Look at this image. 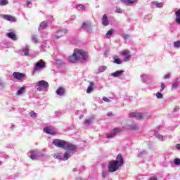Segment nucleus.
<instances>
[{
    "mask_svg": "<svg viewBox=\"0 0 180 180\" xmlns=\"http://www.w3.org/2000/svg\"><path fill=\"white\" fill-rule=\"evenodd\" d=\"M13 77H14L15 79H18L20 81V79H23V78H25V74L19 72H14L13 73Z\"/></svg>",
    "mask_w": 180,
    "mask_h": 180,
    "instance_id": "7",
    "label": "nucleus"
},
{
    "mask_svg": "<svg viewBox=\"0 0 180 180\" xmlns=\"http://www.w3.org/2000/svg\"><path fill=\"white\" fill-rule=\"evenodd\" d=\"M129 129H130V130H137L139 127H137V125L133 124L129 126Z\"/></svg>",
    "mask_w": 180,
    "mask_h": 180,
    "instance_id": "23",
    "label": "nucleus"
},
{
    "mask_svg": "<svg viewBox=\"0 0 180 180\" xmlns=\"http://www.w3.org/2000/svg\"><path fill=\"white\" fill-rule=\"evenodd\" d=\"M172 89H176L178 88V83L176 82H174L172 86Z\"/></svg>",
    "mask_w": 180,
    "mask_h": 180,
    "instance_id": "30",
    "label": "nucleus"
},
{
    "mask_svg": "<svg viewBox=\"0 0 180 180\" xmlns=\"http://www.w3.org/2000/svg\"><path fill=\"white\" fill-rule=\"evenodd\" d=\"M123 164H124V160H123L122 154L120 153L117 156V159L115 160H113L109 162L108 166V172H116V171H117Z\"/></svg>",
    "mask_w": 180,
    "mask_h": 180,
    "instance_id": "1",
    "label": "nucleus"
},
{
    "mask_svg": "<svg viewBox=\"0 0 180 180\" xmlns=\"http://www.w3.org/2000/svg\"><path fill=\"white\" fill-rule=\"evenodd\" d=\"M176 148L178 150H180V143H178V144L176 146Z\"/></svg>",
    "mask_w": 180,
    "mask_h": 180,
    "instance_id": "44",
    "label": "nucleus"
},
{
    "mask_svg": "<svg viewBox=\"0 0 180 180\" xmlns=\"http://www.w3.org/2000/svg\"><path fill=\"white\" fill-rule=\"evenodd\" d=\"M44 133H46L47 134H51V136H54V134H56V131L49 127L44 128Z\"/></svg>",
    "mask_w": 180,
    "mask_h": 180,
    "instance_id": "14",
    "label": "nucleus"
},
{
    "mask_svg": "<svg viewBox=\"0 0 180 180\" xmlns=\"http://www.w3.org/2000/svg\"><path fill=\"white\" fill-rule=\"evenodd\" d=\"M65 150H68L69 151H74L77 150V146L72 143H67L65 146Z\"/></svg>",
    "mask_w": 180,
    "mask_h": 180,
    "instance_id": "8",
    "label": "nucleus"
},
{
    "mask_svg": "<svg viewBox=\"0 0 180 180\" xmlns=\"http://www.w3.org/2000/svg\"><path fill=\"white\" fill-rule=\"evenodd\" d=\"M103 178H105V175H103Z\"/></svg>",
    "mask_w": 180,
    "mask_h": 180,
    "instance_id": "51",
    "label": "nucleus"
},
{
    "mask_svg": "<svg viewBox=\"0 0 180 180\" xmlns=\"http://www.w3.org/2000/svg\"><path fill=\"white\" fill-rule=\"evenodd\" d=\"M84 117V115H80L79 119H82Z\"/></svg>",
    "mask_w": 180,
    "mask_h": 180,
    "instance_id": "50",
    "label": "nucleus"
},
{
    "mask_svg": "<svg viewBox=\"0 0 180 180\" xmlns=\"http://www.w3.org/2000/svg\"><path fill=\"white\" fill-rule=\"evenodd\" d=\"M56 94L59 96H63V95L65 94V89L63 87H59L56 91Z\"/></svg>",
    "mask_w": 180,
    "mask_h": 180,
    "instance_id": "11",
    "label": "nucleus"
},
{
    "mask_svg": "<svg viewBox=\"0 0 180 180\" xmlns=\"http://www.w3.org/2000/svg\"><path fill=\"white\" fill-rule=\"evenodd\" d=\"M103 101H104V102H110V100H109V98H108L106 97L103 98Z\"/></svg>",
    "mask_w": 180,
    "mask_h": 180,
    "instance_id": "41",
    "label": "nucleus"
},
{
    "mask_svg": "<svg viewBox=\"0 0 180 180\" xmlns=\"http://www.w3.org/2000/svg\"><path fill=\"white\" fill-rule=\"evenodd\" d=\"M102 25H103L104 26L109 25V20H108V15H106V14H104L103 15Z\"/></svg>",
    "mask_w": 180,
    "mask_h": 180,
    "instance_id": "13",
    "label": "nucleus"
},
{
    "mask_svg": "<svg viewBox=\"0 0 180 180\" xmlns=\"http://www.w3.org/2000/svg\"><path fill=\"white\" fill-rule=\"evenodd\" d=\"M7 36L9 37V39H11V40H18V37L14 32H8L7 33Z\"/></svg>",
    "mask_w": 180,
    "mask_h": 180,
    "instance_id": "16",
    "label": "nucleus"
},
{
    "mask_svg": "<svg viewBox=\"0 0 180 180\" xmlns=\"http://www.w3.org/2000/svg\"><path fill=\"white\" fill-rule=\"evenodd\" d=\"M29 5H32V1H28L27 2V6H29Z\"/></svg>",
    "mask_w": 180,
    "mask_h": 180,
    "instance_id": "42",
    "label": "nucleus"
},
{
    "mask_svg": "<svg viewBox=\"0 0 180 180\" xmlns=\"http://www.w3.org/2000/svg\"><path fill=\"white\" fill-rule=\"evenodd\" d=\"M123 72H124V71L123 70H118V71H116L113 73L111 74L112 77H122V75H123Z\"/></svg>",
    "mask_w": 180,
    "mask_h": 180,
    "instance_id": "12",
    "label": "nucleus"
},
{
    "mask_svg": "<svg viewBox=\"0 0 180 180\" xmlns=\"http://www.w3.org/2000/svg\"><path fill=\"white\" fill-rule=\"evenodd\" d=\"M156 97L158 98V99H162V98H164V96H162V94H161L160 92H158L156 93Z\"/></svg>",
    "mask_w": 180,
    "mask_h": 180,
    "instance_id": "28",
    "label": "nucleus"
},
{
    "mask_svg": "<svg viewBox=\"0 0 180 180\" xmlns=\"http://www.w3.org/2000/svg\"><path fill=\"white\" fill-rule=\"evenodd\" d=\"M174 164H175L176 165H180V159H179V158H176V159L174 160Z\"/></svg>",
    "mask_w": 180,
    "mask_h": 180,
    "instance_id": "32",
    "label": "nucleus"
},
{
    "mask_svg": "<svg viewBox=\"0 0 180 180\" xmlns=\"http://www.w3.org/2000/svg\"><path fill=\"white\" fill-rule=\"evenodd\" d=\"M86 57H88V53L82 49H75L72 55L69 57V61L77 63L79 60H86Z\"/></svg>",
    "mask_w": 180,
    "mask_h": 180,
    "instance_id": "2",
    "label": "nucleus"
},
{
    "mask_svg": "<svg viewBox=\"0 0 180 180\" xmlns=\"http://www.w3.org/2000/svg\"><path fill=\"white\" fill-rule=\"evenodd\" d=\"M124 57V61L126 63L127 61H130V58L131 57V55H130V51L129 49H125L122 52Z\"/></svg>",
    "mask_w": 180,
    "mask_h": 180,
    "instance_id": "6",
    "label": "nucleus"
},
{
    "mask_svg": "<svg viewBox=\"0 0 180 180\" xmlns=\"http://www.w3.org/2000/svg\"><path fill=\"white\" fill-rule=\"evenodd\" d=\"M70 157L71 155H70V153L66 152L63 156V158L65 161H67V160H68Z\"/></svg>",
    "mask_w": 180,
    "mask_h": 180,
    "instance_id": "26",
    "label": "nucleus"
},
{
    "mask_svg": "<svg viewBox=\"0 0 180 180\" xmlns=\"http://www.w3.org/2000/svg\"><path fill=\"white\" fill-rule=\"evenodd\" d=\"M152 5H153L154 6H156V8H162V6H164V4L158 3L157 1H153Z\"/></svg>",
    "mask_w": 180,
    "mask_h": 180,
    "instance_id": "19",
    "label": "nucleus"
},
{
    "mask_svg": "<svg viewBox=\"0 0 180 180\" xmlns=\"http://www.w3.org/2000/svg\"><path fill=\"white\" fill-rule=\"evenodd\" d=\"M114 63L115 64H122V60H120V58H115Z\"/></svg>",
    "mask_w": 180,
    "mask_h": 180,
    "instance_id": "29",
    "label": "nucleus"
},
{
    "mask_svg": "<svg viewBox=\"0 0 180 180\" xmlns=\"http://www.w3.org/2000/svg\"><path fill=\"white\" fill-rule=\"evenodd\" d=\"M0 5L4 6L5 5H8V0H0Z\"/></svg>",
    "mask_w": 180,
    "mask_h": 180,
    "instance_id": "25",
    "label": "nucleus"
},
{
    "mask_svg": "<svg viewBox=\"0 0 180 180\" xmlns=\"http://www.w3.org/2000/svg\"><path fill=\"white\" fill-rule=\"evenodd\" d=\"M79 8H80L81 9H85V6L82 5L79 6Z\"/></svg>",
    "mask_w": 180,
    "mask_h": 180,
    "instance_id": "45",
    "label": "nucleus"
},
{
    "mask_svg": "<svg viewBox=\"0 0 180 180\" xmlns=\"http://www.w3.org/2000/svg\"><path fill=\"white\" fill-rule=\"evenodd\" d=\"M32 40L34 43H37L38 40H37V37H36V35H34L32 38Z\"/></svg>",
    "mask_w": 180,
    "mask_h": 180,
    "instance_id": "33",
    "label": "nucleus"
},
{
    "mask_svg": "<svg viewBox=\"0 0 180 180\" xmlns=\"http://www.w3.org/2000/svg\"><path fill=\"white\" fill-rule=\"evenodd\" d=\"M94 91V86H89L86 90L87 94H91Z\"/></svg>",
    "mask_w": 180,
    "mask_h": 180,
    "instance_id": "24",
    "label": "nucleus"
},
{
    "mask_svg": "<svg viewBox=\"0 0 180 180\" xmlns=\"http://www.w3.org/2000/svg\"><path fill=\"white\" fill-rule=\"evenodd\" d=\"M23 53H25V56H29V49L26 48L24 51Z\"/></svg>",
    "mask_w": 180,
    "mask_h": 180,
    "instance_id": "37",
    "label": "nucleus"
},
{
    "mask_svg": "<svg viewBox=\"0 0 180 180\" xmlns=\"http://www.w3.org/2000/svg\"><path fill=\"white\" fill-rule=\"evenodd\" d=\"M157 138L159 139V140H162V139H164V136L161 134H158L157 135Z\"/></svg>",
    "mask_w": 180,
    "mask_h": 180,
    "instance_id": "39",
    "label": "nucleus"
},
{
    "mask_svg": "<svg viewBox=\"0 0 180 180\" xmlns=\"http://www.w3.org/2000/svg\"><path fill=\"white\" fill-rule=\"evenodd\" d=\"M47 27V22L46 21H43L39 27V29L42 30L43 29H46Z\"/></svg>",
    "mask_w": 180,
    "mask_h": 180,
    "instance_id": "22",
    "label": "nucleus"
},
{
    "mask_svg": "<svg viewBox=\"0 0 180 180\" xmlns=\"http://www.w3.org/2000/svg\"><path fill=\"white\" fill-rule=\"evenodd\" d=\"M100 70H101V71H105V68L103 66V67L100 68Z\"/></svg>",
    "mask_w": 180,
    "mask_h": 180,
    "instance_id": "47",
    "label": "nucleus"
},
{
    "mask_svg": "<svg viewBox=\"0 0 180 180\" xmlns=\"http://www.w3.org/2000/svg\"><path fill=\"white\" fill-rule=\"evenodd\" d=\"M36 88L39 92H41L43 89H49V82L46 80H40L37 83Z\"/></svg>",
    "mask_w": 180,
    "mask_h": 180,
    "instance_id": "3",
    "label": "nucleus"
},
{
    "mask_svg": "<svg viewBox=\"0 0 180 180\" xmlns=\"http://www.w3.org/2000/svg\"><path fill=\"white\" fill-rule=\"evenodd\" d=\"M121 1L123 2V4H130L131 5H133V4L137 2V0H121Z\"/></svg>",
    "mask_w": 180,
    "mask_h": 180,
    "instance_id": "20",
    "label": "nucleus"
},
{
    "mask_svg": "<svg viewBox=\"0 0 180 180\" xmlns=\"http://www.w3.org/2000/svg\"><path fill=\"white\" fill-rule=\"evenodd\" d=\"M60 37H60V36H58V35H56V36H55V39H56V40H58V39H60Z\"/></svg>",
    "mask_w": 180,
    "mask_h": 180,
    "instance_id": "46",
    "label": "nucleus"
},
{
    "mask_svg": "<svg viewBox=\"0 0 180 180\" xmlns=\"http://www.w3.org/2000/svg\"><path fill=\"white\" fill-rule=\"evenodd\" d=\"M25 91H26V87H25V86L21 87V88L17 91V95H22L23 93H25Z\"/></svg>",
    "mask_w": 180,
    "mask_h": 180,
    "instance_id": "21",
    "label": "nucleus"
},
{
    "mask_svg": "<svg viewBox=\"0 0 180 180\" xmlns=\"http://www.w3.org/2000/svg\"><path fill=\"white\" fill-rule=\"evenodd\" d=\"M90 85H91V86H94V85H95V83H94V82H90Z\"/></svg>",
    "mask_w": 180,
    "mask_h": 180,
    "instance_id": "48",
    "label": "nucleus"
},
{
    "mask_svg": "<svg viewBox=\"0 0 180 180\" xmlns=\"http://www.w3.org/2000/svg\"><path fill=\"white\" fill-rule=\"evenodd\" d=\"M82 27L83 29H88V27H91V22L89 21L83 22L82 25Z\"/></svg>",
    "mask_w": 180,
    "mask_h": 180,
    "instance_id": "18",
    "label": "nucleus"
},
{
    "mask_svg": "<svg viewBox=\"0 0 180 180\" xmlns=\"http://www.w3.org/2000/svg\"><path fill=\"white\" fill-rule=\"evenodd\" d=\"M114 131L115 133H111V134H109L107 136V139H112L113 137H115V136H116L117 133H119V131H120V129H118V128H115L114 129Z\"/></svg>",
    "mask_w": 180,
    "mask_h": 180,
    "instance_id": "15",
    "label": "nucleus"
},
{
    "mask_svg": "<svg viewBox=\"0 0 180 180\" xmlns=\"http://www.w3.org/2000/svg\"><path fill=\"white\" fill-rule=\"evenodd\" d=\"M174 47H180V41H176L174 43Z\"/></svg>",
    "mask_w": 180,
    "mask_h": 180,
    "instance_id": "31",
    "label": "nucleus"
},
{
    "mask_svg": "<svg viewBox=\"0 0 180 180\" xmlns=\"http://www.w3.org/2000/svg\"><path fill=\"white\" fill-rule=\"evenodd\" d=\"M131 117H135V119L137 120L143 119V114L140 112H132L131 114Z\"/></svg>",
    "mask_w": 180,
    "mask_h": 180,
    "instance_id": "10",
    "label": "nucleus"
},
{
    "mask_svg": "<svg viewBox=\"0 0 180 180\" xmlns=\"http://www.w3.org/2000/svg\"><path fill=\"white\" fill-rule=\"evenodd\" d=\"M30 115L32 117H36V116H37V115L36 114V112H34V111H31L30 112Z\"/></svg>",
    "mask_w": 180,
    "mask_h": 180,
    "instance_id": "34",
    "label": "nucleus"
},
{
    "mask_svg": "<svg viewBox=\"0 0 180 180\" xmlns=\"http://www.w3.org/2000/svg\"><path fill=\"white\" fill-rule=\"evenodd\" d=\"M115 13H122V8L117 7L115 9Z\"/></svg>",
    "mask_w": 180,
    "mask_h": 180,
    "instance_id": "36",
    "label": "nucleus"
},
{
    "mask_svg": "<svg viewBox=\"0 0 180 180\" xmlns=\"http://www.w3.org/2000/svg\"><path fill=\"white\" fill-rule=\"evenodd\" d=\"M149 180H158V179L156 177H153V178L150 179Z\"/></svg>",
    "mask_w": 180,
    "mask_h": 180,
    "instance_id": "49",
    "label": "nucleus"
},
{
    "mask_svg": "<svg viewBox=\"0 0 180 180\" xmlns=\"http://www.w3.org/2000/svg\"><path fill=\"white\" fill-rule=\"evenodd\" d=\"M108 116H109V117H111V116H113V113H112V112H108Z\"/></svg>",
    "mask_w": 180,
    "mask_h": 180,
    "instance_id": "43",
    "label": "nucleus"
},
{
    "mask_svg": "<svg viewBox=\"0 0 180 180\" xmlns=\"http://www.w3.org/2000/svg\"><path fill=\"white\" fill-rule=\"evenodd\" d=\"M84 123H85V124H87V126H89V124H91V123H92V120H86Z\"/></svg>",
    "mask_w": 180,
    "mask_h": 180,
    "instance_id": "35",
    "label": "nucleus"
},
{
    "mask_svg": "<svg viewBox=\"0 0 180 180\" xmlns=\"http://www.w3.org/2000/svg\"><path fill=\"white\" fill-rule=\"evenodd\" d=\"M112 34H113V29H111L108 32H107L106 37H109L110 36H112Z\"/></svg>",
    "mask_w": 180,
    "mask_h": 180,
    "instance_id": "27",
    "label": "nucleus"
},
{
    "mask_svg": "<svg viewBox=\"0 0 180 180\" xmlns=\"http://www.w3.org/2000/svg\"><path fill=\"white\" fill-rule=\"evenodd\" d=\"M170 77L169 74H167L164 76V78L165 79H169Z\"/></svg>",
    "mask_w": 180,
    "mask_h": 180,
    "instance_id": "40",
    "label": "nucleus"
},
{
    "mask_svg": "<svg viewBox=\"0 0 180 180\" xmlns=\"http://www.w3.org/2000/svg\"><path fill=\"white\" fill-rule=\"evenodd\" d=\"M1 161H0V165H1Z\"/></svg>",
    "mask_w": 180,
    "mask_h": 180,
    "instance_id": "52",
    "label": "nucleus"
},
{
    "mask_svg": "<svg viewBox=\"0 0 180 180\" xmlns=\"http://www.w3.org/2000/svg\"><path fill=\"white\" fill-rule=\"evenodd\" d=\"M2 18L3 19H5V20H8V22H16V18L11 15H3Z\"/></svg>",
    "mask_w": 180,
    "mask_h": 180,
    "instance_id": "9",
    "label": "nucleus"
},
{
    "mask_svg": "<svg viewBox=\"0 0 180 180\" xmlns=\"http://www.w3.org/2000/svg\"><path fill=\"white\" fill-rule=\"evenodd\" d=\"M53 146L56 147H58L59 148H65V146H67V142L64 140L55 139L53 141Z\"/></svg>",
    "mask_w": 180,
    "mask_h": 180,
    "instance_id": "4",
    "label": "nucleus"
},
{
    "mask_svg": "<svg viewBox=\"0 0 180 180\" xmlns=\"http://www.w3.org/2000/svg\"><path fill=\"white\" fill-rule=\"evenodd\" d=\"M165 89V84L164 83L161 84V87H160V91L162 92Z\"/></svg>",
    "mask_w": 180,
    "mask_h": 180,
    "instance_id": "38",
    "label": "nucleus"
},
{
    "mask_svg": "<svg viewBox=\"0 0 180 180\" xmlns=\"http://www.w3.org/2000/svg\"><path fill=\"white\" fill-rule=\"evenodd\" d=\"M29 157L30 158H31V160H36V158H37V154H36V152H34V150H31L30 152Z\"/></svg>",
    "mask_w": 180,
    "mask_h": 180,
    "instance_id": "17",
    "label": "nucleus"
},
{
    "mask_svg": "<svg viewBox=\"0 0 180 180\" xmlns=\"http://www.w3.org/2000/svg\"><path fill=\"white\" fill-rule=\"evenodd\" d=\"M41 68H46V62L43 60H39L35 65V68L33 70V72H36L37 70H40Z\"/></svg>",
    "mask_w": 180,
    "mask_h": 180,
    "instance_id": "5",
    "label": "nucleus"
}]
</instances>
